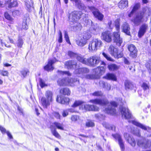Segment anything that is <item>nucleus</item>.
<instances>
[{"instance_id":"4be33fe9","label":"nucleus","mask_w":151,"mask_h":151,"mask_svg":"<svg viewBox=\"0 0 151 151\" xmlns=\"http://www.w3.org/2000/svg\"><path fill=\"white\" fill-rule=\"evenodd\" d=\"M77 59L79 62H81L83 64L88 65V59H86L82 56L81 55H78L76 57Z\"/></svg>"},{"instance_id":"7c9ffc66","label":"nucleus","mask_w":151,"mask_h":151,"mask_svg":"<svg viewBox=\"0 0 151 151\" xmlns=\"http://www.w3.org/2000/svg\"><path fill=\"white\" fill-rule=\"evenodd\" d=\"M124 136L127 139L128 142L131 145H132V138L131 136H129V134L126 133L124 134Z\"/></svg>"},{"instance_id":"9b49d317","label":"nucleus","mask_w":151,"mask_h":151,"mask_svg":"<svg viewBox=\"0 0 151 151\" xmlns=\"http://www.w3.org/2000/svg\"><path fill=\"white\" fill-rule=\"evenodd\" d=\"M120 110L123 117L126 119H129L131 117V114L129 113L127 108L125 107H120Z\"/></svg>"},{"instance_id":"ea45409f","label":"nucleus","mask_w":151,"mask_h":151,"mask_svg":"<svg viewBox=\"0 0 151 151\" xmlns=\"http://www.w3.org/2000/svg\"><path fill=\"white\" fill-rule=\"evenodd\" d=\"M102 55L108 60L110 61H114V59L111 58L110 56L104 52L102 53Z\"/></svg>"},{"instance_id":"e2e57ef3","label":"nucleus","mask_w":151,"mask_h":151,"mask_svg":"<svg viewBox=\"0 0 151 151\" xmlns=\"http://www.w3.org/2000/svg\"><path fill=\"white\" fill-rule=\"evenodd\" d=\"M23 42L22 38H19L17 42V45L18 47H21L23 44Z\"/></svg>"},{"instance_id":"f3484780","label":"nucleus","mask_w":151,"mask_h":151,"mask_svg":"<svg viewBox=\"0 0 151 151\" xmlns=\"http://www.w3.org/2000/svg\"><path fill=\"white\" fill-rule=\"evenodd\" d=\"M112 135L116 140H118L119 143L122 150H124V146L120 136L118 134H113Z\"/></svg>"},{"instance_id":"a18cd8bd","label":"nucleus","mask_w":151,"mask_h":151,"mask_svg":"<svg viewBox=\"0 0 151 151\" xmlns=\"http://www.w3.org/2000/svg\"><path fill=\"white\" fill-rule=\"evenodd\" d=\"M141 87L145 91L149 89V86L145 82L142 83L141 85Z\"/></svg>"},{"instance_id":"aec40b11","label":"nucleus","mask_w":151,"mask_h":151,"mask_svg":"<svg viewBox=\"0 0 151 151\" xmlns=\"http://www.w3.org/2000/svg\"><path fill=\"white\" fill-rule=\"evenodd\" d=\"M122 28L123 32L125 33L127 35H130L129 27L128 24L126 22L124 23L122 26Z\"/></svg>"},{"instance_id":"6e6552de","label":"nucleus","mask_w":151,"mask_h":151,"mask_svg":"<svg viewBox=\"0 0 151 151\" xmlns=\"http://www.w3.org/2000/svg\"><path fill=\"white\" fill-rule=\"evenodd\" d=\"M109 51L110 53L116 58H121L123 56V52H118V49L112 45L110 46Z\"/></svg>"},{"instance_id":"2eb2a0df","label":"nucleus","mask_w":151,"mask_h":151,"mask_svg":"<svg viewBox=\"0 0 151 151\" xmlns=\"http://www.w3.org/2000/svg\"><path fill=\"white\" fill-rule=\"evenodd\" d=\"M56 101L57 102L62 104H68L70 99L68 97L63 98L62 96H58Z\"/></svg>"},{"instance_id":"37998d69","label":"nucleus","mask_w":151,"mask_h":151,"mask_svg":"<svg viewBox=\"0 0 151 151\" xmlns=\"http://www.w3.org/2000/svg\"><path fill=\"white\" fill-rule=\"evenodd\" d=\"M140 7V4L139 2L136 3L134 4V6L133 7V12L138 9Z\"/></svg>"},{"instance_id":"72a5a7b5","label":"nucleus","mask_w":151,"mask_h":151,"mask_svg":"<svg viewBox=\"0 0 151 151\" xmlns=\"http://www.w3.org/2000/svg\"><path fill=\"white\" fill-rule=\"evenodd\" d=\"M140 131V130L137 128H134L133 130V133L134 135L140 137L141 136Z\"/></svg>"},{"instance_id":"4468645a","label":"nucleus","mask_w":151,"mask_h":151,"mask_svg":"<svg viewBox=\"0 0 151 151\" xmlns=\"http://www.w3.org/2000/svg\"><path fill=\"white\" fill-rule=\"evenodd\" d=\"M55 62L54 59H49L47 64L44 67L45 70L47 71L52 70L54 69L52 64Z\"/></svg>"},{"instance_id":"a211bd4d","label":"nucleus","mask_w":151,"mask_h":151,"mask_svg":"<svg viewBox=\"0 0 151 151\" xmlns=\"http://www.w3.org/2000/svg\"><path fill=\"white\" fill-rule=\"evenodd\" d=\"M147 28V25L146 24H143L140 28L138 32L139 37H142L145 34Z\"/></svg>"},{"instance_id":"49530a36","label":"nucleus","mask_w":151,"mask_h":151,"mask_svg":"<svg viewBox=\"0 0 151 151\" xmlns=\"http://www.w3.org/2000/svg\"><path fill=\"white\" fill-rule=\"evenodd\" d=\"M133 57H135L137 56V50L135 46L133 45Z\"/></svg>"},{"instance_id":"5701e85b","label":"nucleus","mask_w":151,"mask_h":151,"mask_svg":"<svg viewBox=\"0 0 151 151\" xmlns=\"http://www.w3.org/2000/svg\"><path fill=\"white\" fill-rule=\"evenodd\" d=\"M71 1L75 2L76 5H77L79 9L81 10H85L86 7L79 0H70Z\"/></svg>"},{"instance_id":"6ab92c4d","label":"nucleus","mask_w":151,"mask_h":151,"mask_svg":"<svg viewBox=\"0 0 151 151\" xmlns=\"http://www.w3.org/2000/svg\"><path fill=\"white\" fill-rule=\"evenodd\" d=\"M87 40V38H77L76 40V43L78 46L83 47L86 45Z\"/></svg>"},{"instance_id":"69168bd1","label":"nucleus","mask_w":151,"mask_h":151,"mask_svg":"<svg viewBox=\"0 0 151 151\" xmlns=\"http://www.w3.org/2000/svg\"><path fill=\"white\" fill-rule=\"evenodd\" d=\"M4 16L5 18L7 19L8 20H11V17L10 16L9 14L7 12H5L4 13Z\"/></svg>"},{"instance_id":"b1692460","label":"nucleus","mask_w":151,"mask_h":151,"mask_svg":"<svg viewBox=\"0 0 151 151\" xmlns=\"http://www.w3.org/2000/svg\"><path fill=\"white\" fill-rule=\"evenodd\" d=\"M105 78L112 80L114 81H116V76L113 74L108 73L107 74L106 76L104 77Z\"/></svg>"},{"instance_id":"393cba45","label":"nucleus","mask_w":151,"mask_h":151,"mask_svg":"<svg viewBox=\"0 0 151 151\" xmlns=\"http://www.w3.org/2000/svg\"><path fill=\"white\" fill-rule=\"evenodd\" d=\"M52 125L53 126V129H55V127L56 128H57L58 129L61 130H63L64 128L63 127V125L62 124H61L60 123L58 122H55L54 123L52 124Z\"/></svg>"},{"instance_id":"79ce46f5","label":"nucleus","mask_w":151,"mask_h":151,"mask_svg":"<svg viewBox=\"0 0 151 151\" xmlns=\"http://www.w3.org/2000/svg\"><path fill=\"white\" fill-rule=\"evenodd\" d=\"M102 87L104 88H105L106 90H109L111 89V86L109 84L103 82H102Z\"/></svg>"},{"instance_id":"412c9836","label":"nucleus","mask_w":151,"mask_h":151,"mask_svg":"<svg viewBox=\"0 0 151 151\" xmlns=\"http://www.w3.org/2000/svg\"><path fill=\"white\" fill-rule=\"evenodd\" d=\"M127 0H121L118 4L119 8L123 9L127 6Z\"/></svg>"},{"instance_id":"39448f33","label":"nucleus","mask_w":151,"mask_h":151,"mask_svg":"<svg viewBox=\"0 0 151 151\" xmlns=\"http://www.w3.org/2000/svg\"><path fill=\"white\" fill-rule=\"evenodd\" d=\"M58 84L60 86H74L76 83H79L78 80H77L75 81L73 79H59L57 81Z\"/></svg>"},{"instance_id":"c9c22d12","label":"nucleus","mask_w":151,"mask_h":151,"mask_svg":"<svg viewBox=\"0 0 151 151\" xmlns=\"http://www.w3.org/2000/svg\"><path fill=\"white\" fill-rule=\"evenodd\" d=\"M28 26L26 20L25 19L24 20L22 23L21 28L22 29L26 30L28 29Z\"/></svg>"},{"instance_id":"bf43d9fd","label":"nucleus","mask_w":151,"mask_h":151,"mask_svg":"<svg viewBox=\"0 0 151 151\" xmlns=\"http://www.w3.org/2000/svg\"><path fill=\"white\" fill-rule=\"evenodd\" d=\"M131 83H130L129 81L127 80L125 82V86L126 89H129L130 87Z\"/></svg>"},{"instance_id":"a19ab883","label":"nucleus","mask_w":151,"mask_h":151,"mask_svg":"<svg viewBox=\"0 0 151 151\" xmlns=\"http://www.w3.org/2000/svg\"><path fill=\"white\" fill-rule=\"evenodd\" d=\"M95 117L96 119L99 121H101L105 119V116L102 115L97 114L95 115Z\"/></svg>"},{"instance_id":"6e6d98bb","label":"nucleus","mask_w":151,"mask_h":151,"mask_svg":"<svg viewBox=\"0 0 151 151\" xmlns=\"http://www.w3.org/2000/svg\"><path fill=\"white\" fill-rule=\"evenodd\" d=\"M68 109L63 110L62 112V114L63 117H65L67 116L68 114Z\"/></svg>"},{"instance_id":"bb28decb","label":"nucleus","mask_w":151,"mask_h":151,"mask_svg":"<svg viewBox=\"0 0 151 151\" xmlns=\"http://www.w3.org/2000/svg\"><path fill=\"white\" fill-rule=\"evenodd\" d=\"M0 130L3 134L6 133L8 137L10 139L12 138V137L10 133L8 131H6V130L4 127L0 125Z\"/></svg>"},{"instance_id":"58836bf2","label":"nucleus","mask_w":151,"mask_h":151,"mask_svg":"<svg viewBox=\"0 0 151 151\" xmlns=\"http://www.w3.org/2000/svg\"><path fill=\"white\" fill-rule=\"evenodd\" d=\"M39 81L40 86L42 88L47 86V84L45 83V81L41 78L39 79Z\"/></svg>"},{"instance_id":"c03bdc74","label":"nucleus","mask_w":151,"mask_h":151,"mask_svg":"<svg viewBox=\"0 0 151 151\" xmlns=\"http://www.w3.org/2000/svg\"><path fill=\"white\" fill-rule=\"evenodd\" d=\"M103 93L101 91H96L92 94V95L94 96H101L103 95Z\"/></svg>"},{"instance_id":"680f3d73","label":"nucleus","mask_w":151,"mask_h":151,"mask_svg":"<svg viewBox=\"0 0 151 151\" xmlns=\"http://www.w3.org/2000/svg\"><path fill=\"white\" fill-rule=\"evenodd\" d=\"M86 125L88 127H92L94 126V123L91 121H90L86 123Z\"/></svg>"},{"instance_id":"774afa93","label":"nucleus","mask_w":151,"mask_h":151,"mask_svg":"<svg viewBox=\"0 0 151 151\" xmlns=\"http://www.w3.org/2000/svg\"><path fill=\"white\" fill-rule=\"evenodd\" d=\"M113 35L114 38H119L120 36V35L119 32H114Z\"/></svg>"},{"instance_id":"2f4dec72","label":"nucleus","mask_w":151,"mask_h":151,"mask_svg":"<svg viewBox=\"0 0 151 151\" xmlns=\"http://www.w3.org/2000/svg\"><path fill=\"white\" fill-rule=\"evenodd\" d=\"M103 38H111V33L110 31H106L102 33Z\"/></svg>"},{"instance_id":"473e14b6","label":"nucleus","mask_w":151,"mask_h":151,"mask_svg":"<svg viewBox=\"0 0 151 151\" xmlns=\"http://www.w3.org/2000/svg\"><path fill=\"white\" fill-rule=\"evenodd\" d=\"M102 124L104 127L106 128L111 129L112 130H115V126L114 125H111L110 126L109 125L107 124L106 122H104Z\"/></svg>"},{"instance_id":"0eeeda50","label":"nucleus","mask_w":151,"mask_h":151,"mask_svg":"<svg viewBox=\"0 0 151 151\" xmlns=\"http://www.w3.org/2000/svg\"><path fill=\"white\" fill-rule=\"evenodd\" d=\"M82 13L81 12L74 11L69 14V18L70 22H76L81 17Z\"/></svg>"},{"instance_id":"8fccbe9b","label":"nucleus","mask_w":151,"mask_h":151,"mask_svg":"<svg viewBox=\"0 0 151 151\" xmlns=\"http://www.w3.org/2000/svg\"><path fill=\"white\" fill-rule=\"evenodd\" d=\"M79 119V116L76 115H73L71 116V119L73 122H76Z\"/></svg>"},{"instance_id":"c756f323","label":"nucleus","mask_w":151,"mask_h":151,"mask_svg":"<svg viewBox=\"0 0 151 151\" xmlns=\"http://www.w3.org/2000/svg\"><path fill=\"white\" fill-rule=\"evenodd\" d=\"M73 28L74 31H79L82 28V26L80 23H76Z\"/></svg>"},{"instance_id":"de8ad7c7","label":"nucleus","mask_w":151,"mask_h":151,"mask_svg":"<svg viewBox=\"0 0 151 151\" xmlns=\"http://www.w3.org/2000/svg\"><path fill=\"white\" fill-rule=\"evenodd\" d=\"M98 70L99 71V74L102 75L104 72L105 69L104 67L101 66L98 68Z\"/></svg>"},{"instance_id":"5fc2aeb1","label":"nucleus","mask_w":151,"mask_h":151,"mask_svg":"<svg viewBox=\"0 0 151 151\" xmlns=\"http://www.w3.org/2000/svg\"><path fill=\"white\" fill-rule=\"evenodd\" d=\"M17 1H14L11 2L9 5V7H12L17 6Z\"/></svg>"},{"instance_id":"4d7b16f0","label":"nucleus","mask_w":151,"mask_h":151,"mask_svg":"<svg viewBox=\"0 0 151 151\" xmlns=\"http://www.w3.org/2000/svg\"><path fill=\"white\" fill-rule=\"evenodd\" d=\"M22 75L24 77H25L29 73V72L27 69L23 70L21 72Z\"/></svg>"},{"instance_id":"20e7f679","label":"nucleus","mask_w":151,"mask_h":151,"mask_svg":"<svg viewBox=\"0 0 151 151\" xmlns=\"http://www.w3.org/2000/svg\"><path fill=\"white\" fill-rule=\"evenodd\" d=\"M89 70L86 68H76L75 70V73L79 75L78 76L82 78H85L86 79H93L95 78V76L93 75H86V73H88Z\"/></svg>"},{"instance_id":"603ef678","label":"nucleus","mask_w":151,"mask_h":151,"mask_svg":"<svg viewBox=\"0 0 151 151\" xmlns=\"http://www.w3.org/2000/svg\"><path fill=\"white\" fill-rule=\"evenodd\" d=\"M115 26L117 31H119L120 28V24L119 21L117 19L115 20Z\"/></svg>"},{"instance_id":"ddd939ff","label":"nucleus","mask_w":151,"mask_h":151,"mask_svg":"<svg viewBox=\"0 0 151 151\" xmlns=\"http://www.w3.org/2000/svg\"><path fill=\"white\" fill-rule=\"evenodd\" d=\"M76 61L69 60L65 63V67L68 69H73L76 68Z\"/></svg>"},{"instance_id":"f257e3e1","label":"nucleus","mask_w":151,"mask_h":151,"mask_svg":"<svg viewBox=\"0 0 151 151\" xmlns=\"http://www.w3.org/2000/svg\"><path fill=\"white\" fill-rule=\"evenodd\" d=\"M90 102L93 103L100 105L101 106H108L105 108V111L108 114L113 115L115 114V108L117 106V104L115 101H111L109 103L107 100H101L99 99H96L91 100Z\"/></svg>"},{"instance_id":"0e129e2a","label":"nucleus","mask_w":151,"mask_h":151,"mask_svg":"<svg viewBox=\"0 0 151 151\" xmlns=\"http://www.w3.org/2000/svg\"><path fill=\"white\" fill-rule=\"evenodd\" d=\"M53 114L54 116H55V117H56L57 119H60V115L58 112H54L53 113Z\"/></svg>"},{"instance_id":"cd10ccee","label":"nucleus","mask_w":151,"mask_h":151,"mask_svg":"<svg viewBox=\"0 0 151 151\" xmlns=\"http://www.w3.org/2000/svg\"><path fill=\"white\" fill-rule=\"evenodd\" d=\"M60 92L61 94L64 95H70V91L68 88H64L61 89L60 90Z\"/></svg>"},{"instance_id":"9d476101","label":"nucleus","mask_w":151,"mask_h":151,"mask_svg":"<svg viewBox=\"0 0 151 151\" xmlns=\"http://www.w3.org/2000/svg\"><path fill=\"white\" fill-rule=\"evenodd\" d=\"M88 8L92 11V13L95 17L99 20L101 21L104 17V15L99 12L98 10L93 6L88 7Z\"/></svg>"},{"instance_id":"4c0bfd02","label":"nucleus","mask_w":151,"mask_h":151,"mask_svg":"<svg viewBox=\"0 0 151 151\" xmlns=\"http://www.w3.org/2000/svg\"><path fill=\"white\" fill-rule=\"evenodd\" d=\"M114 41L116 45L119 46L122 42V38H114Z\"/></svg>"},{"instance_id":"f03ea898","label":"nucleus","mask_w":151,"mask_h":151,"mask_svg":"<svg viewBox=\"0 0 151 151\" xmlns=\"http://www.w3.org/2000/svg\"><path fill=\"white\" fill-rule=\"evenodd\" d=\"M151 14V9L147 7H145L142 8V11L140 13L137 14L134 18V22L136 25L139 24L142 20L144 16H149Z\"/></svg>"},{"instance_id":"dca6fc26","label":"nucleus","mask_w":151,"mask_h":151,"mask_svg":"<svg viewBox=\"0 0 151 151\" xmlns=\"http://www.w3.org/2000/svg\"><path fill=\"white\" fill-rule=\"evenodd\" d=\"M133 124L145 131L147 130H150L151 129V128L149 127H146L142 124L134 120H133Z\"/></svg>"},{"instance_id":"f704fd0d","label":"nucleus","mask_w":151,"mask_h":151,"mask_svg":"<svg viewBox=\"0 0 151 151\" xmlns=\"http://www.w3.org/2000/svg\"><path fill=\"white\" fill-rule=\"evenodd\" d=\"M145 66L150 73L151 72V60L146 63Z\"/></svg>"},{"instance_id":"a878e982","label":"nucleus","mask_w":151,"mask_h":151,"mask_svg":"<svg viewBox=\"0 0 151 151\" xmlns=\"http://www.w3.org/2000/svg\"><path fill=\"white\" fill-rule=\"evenodd\" d=\"M109 70L111 71H114L117 70L119 68V66L114 64L109 65L108 66Z\"/></svg>"},{"instance_id":"423d86ee","label":"nucleus","mask_w":151,"mask_h":151,"mask_svg":"<svg viewBox=\"0 0 151 151\" xmlns=\"http://www.w3.org/2000/svg\"><path fill=\"white\" fill-rule=\"evenodd\" d=\"M102 43L101 40L96 38L94 39L89 43L88 46L89 51L92 52L96 51L101 46Z\"/></svg>"},{"instance_id":"052dcab7","label":"nucleus","mask_w":151,"mask_h":151,"mask_svg":"<svg viewBox=\"0 0 151 151\" xmlns=\"http://www.w3.org/2000/svg\"><path fill=\"white\" fill-rule=\"evenodd\" d=\"M26 5L27 8V9L29 12H31L32 9H34L33 7L31 6L30 4L26 3Z\"/></svg>"},{"instance_id":"f8f14e48","label":"nucleus","mask_w":151,"mask_h":151,"mask_svg":"<svg viewBox=\"0 0 151 151\" xmlns=\"http://www.w3.org/2000/svg\"><path fill=\"white\" fill-rule=\"evenodd\" d=\"M80 108V109L86 111H98L99 109V108L96 106L87 104L82 105Z\"/></svg>"},{"instance_id":"3c124183","label":"nucleus","mask_w":151,"mask_h":151,"mask_svg":"<svg viewBox=\"0 0 151 151\" xmlns=\"http://www.w3.org/2000/svg\"><path fill=\"white\" fill-rule=\"evenodd\" d=\"M0 74L3 76H8L9 72L7 70H0Z\"/></svg>"},{"instance_id":"e433bc0d","label":"nucleus","mask_w":151,"mask_h":151,"mask_svg":"<svg viewBox=\"0 0 151 151\" xmlns=\"http://www.w3.org/2000/svg\"><path fill=\"white\" fill-rule=\"evenodd\" d=\"M83 102L81 101H76L73 104L72 106V107H76L82 104L83 103Z\"/></svg>"},{"instance_id":"13d9d810","label":"nucleus","mask_w":151,"mask_h":151,"mask_svg":"<svg viewBox=\"0 0 151 151\" xmlns=\"http://www.w3.org/2000/svg\"><path fill=\"white\" fill-rule=\"evenodd\" d=\"M68 55L69 56H70L71 58H73L74 57H76L77 54L71 52V51H69L68 52Z\"/></svg>"},{"instance_id":"864d4df0","label":"nucleus","mask_w":151,"mask_h":151,"mask_svg":"<svg viewBox=\"0 0 151 151\" xmlns=\"http://www.w3.org/2000/svg\"><path fill=\"white\" fill-rule=\"evenodd\" d=\"M99 31V28L98 27H94L93 30H91V33L92 34L94 35L97 34Z\"/></svg>"},{"instance_id":"c85d7f7f","label":"nucleus","mask_w":151,"mask_h":151,"mask_svg":"<svg viewBox=\"0 0 151 151\" xmlns=\"http://www.w3.org/2000/svg\"><path fill=\"white\" fill-rule=\"evenodd\" d=\"M52 127V125H51L50 127L52 134L56 137L58 139H60L61 138L60 135L56 131V129H53Z\"/></svg>"},{"instance_id":"338daca9","label":"nucleus","mask_w":151,"mask_h":151,"mask_svg":"<svg viewBox=\"0 0 151 151\" xmlns=\"http://www.w3.org/2000/svg\"><path fill=\"white\" fill-rule=\"evenodd\" d=\"M108 25L110 29H112L113 28L114 25L112 24V22L111 21H109L108 23Z\"/></svg>"},{"instance_id":"1a4fd4ad","label":"nucleus","mask_w":151,"mask_h":151,"mask_svg":"<svg viewBox=\"0 0 151 151\" xmlns=\"http://www.w3.org/2000/svg\"><path fill=\"white\" fill-rule=\"evenodd\" d=\"M100 57L98 56L94 55L88 59V65L95 66L100 62Z\"/></svg>"},{"instance_id":"7ed1b4c3","label":"nucleus","mask_w":151,"mask_h":151,"mask_svg":"<svg viewBox=\"0 0 151 151\" xmlns=\"http://www.w3.org/2000/svg\"><path fill=\"white\" fill-rule=\"evenodd\" d=\"M53 96L52 91L47 90L45 92V97H42L41 100L42 105L44 108H47L53 101Z\"/></svg>"},{"instance_id":"09e8293b","label":"nucleus","mask_w":151,"mask_h":151,"mask_svg":"<svg viewBox=\"0 0 151 151\" xmlns=\"http://www.w3.org/2000/svg\"><path fill=\"white\" fill-rule=\"evenodd\" d=\"M58 73L60 75H67V76H70V74L68 71H58Z\"/></svg>"}]
</instances>
